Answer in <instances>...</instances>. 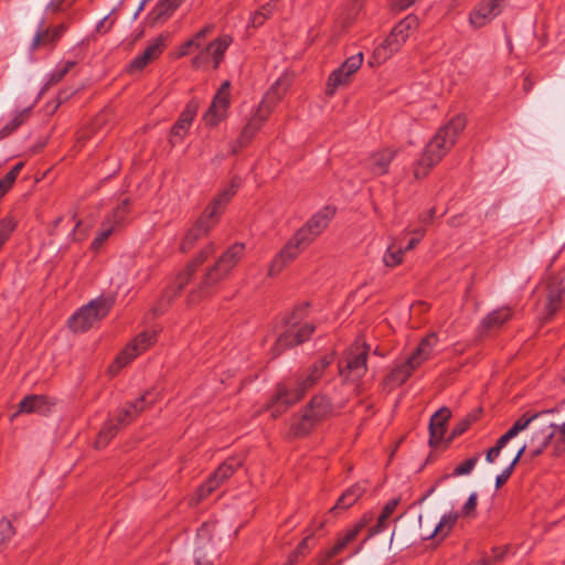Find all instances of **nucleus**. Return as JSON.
<instances>
[{
  "instance_id": "nucleus-1",
  "label": "nucleus",
  "mask_w": 565,
  "mask_h": 565,
  "mask_svg": "<svg viewBox=\"0 0 565 565\" xmlns=\"http://www.w3.org/2000/svg\"><path fill=\"white\" fill-rule=\"evenodd\" d=\"M557 412V408L544 409L533 414L524 413L512 427L503 434L491 447L486 455L488 462H494L508 443L516 437L521 431L530 428V437L526 443L518 449H513L514 454L521 459L526 452L531 458H535L544 452L556 434V425L545 419L550 414Z\"/></svg>"
},
{
  "instance_id": "nucleus-2",
  "label": "nucleus",
  "mask_w": 565,
  "mask_h": 565,
  "mask_svg": "<svg viewBox=\"0 0 565 565\" xmlns=\"http://www.w3.org/2000/svg\"><path fill=\"white\" fill-rule=\"evenodd\" d=\"M465 127V117L456 116L438 129L436 135L426 146L422 157L415 163L414 177L416 179L425 178L429 173L430 169L449 152Z\"/></svg>"
},
{
  "instance_id": "nucleus-3",
  "label": "nucleus",
  "mask_w": 565,
  "mask_h": 565,
  "mask_svg": "<svg viewBox=\"0 0 565 565\" xmlns=\"http://www.w3.org/2000/svg\"><path fill=\"white\" fill-rule=\"evenodd\" d=\"M244 254L245 244L243 243H234L227 247L216 262L206 268L199 287L190 292L189 302L193 305L210 296L214 287L230 276Z\"/></svg>"
},
{
  "instance_id": "nucleus-4",
  "label": "nucleus",
  "mask_w": 565,
  "mask_h": 565,
  "mask_svg": "<svg viewBox=\"0 0 565 565\" xmlns=\"http://www.w3.org/2000/svg\"><path fill=\"white\" fill-rule=\"evenodd\" d=\"M290 86L287 78H279L267 92L254 115L243 127L239 137L232 146V153H237L242 148L246 147L267 120L274 107L280 102Z\"/></svg>"
},
{
  "instance_id": "nucleus-5",
  "label": "nucleus",
  "mask_w": 565,
  "mask_h": 565,
  "mask_svg": "<svg viewBox=\"0 0 565 565\" xmlns=\"http://www.w3.org/2000/svg\"><path fill=\"white\" fill-rule=\"evenodd\" d=\"M332 412L333 405L327 396H313L303 408L302 414L294 418L290 425V434L296 438L307 436L316 425L327 419Z\"/></svg>"
},
{
  "instance_id": "nucleus-6",
  "label": "nucleus",
  "mask_w": 565,
  "mask_h": 565,
  "mask_svg": "<svg viewBox=\"0 0 565 565\" xmlns=\"http://www.w3.org/2000/svg\"><path fill=\"white\" fill-rule=\"evenodd\" d=\"M417 24L415 15H407L401 20L386 39L374 50L370 65H380L397 53Z\"/></svg>"
},
{
  "instance_id": "nucleus-7",
  "label": "nucleus",
  "mask_w": 565,
  "mask_h": 565,
  "mask_svg": "<svg viewBox=\"0 0 565 565\" xmlns=\"http://www.w3.org/2000/svg\"><path fill=\"white\" fill-rule=\"evenodd\" d=\"M370 347L356 340L338 363L339 375L343 382L358 385L367 372V355Z\"/></svg>"
},
{
  "instance_id": "nucleus-8",
  "label": "nucleus",
  "mask_w": 565,
  "mask_h": 565,
  "mask_svg": "<svg viewBox=\"0 0 565 565\" xmlns=\"http://www.w3.org/2000/svg\"><path fill=\"white\" fill-rule=\"evenodd\" d=\"M438 338L436 333L426 335L416 350L399 365H396L387 376V381L397 385L404 384L412 373L429 359Z\"/></svg>"
},
{
  "instance_id": "nucleus-9",
  "label": "nucleus",
  "mask_w": 565,
  "mask_h": 565,
  "mask_svg": "<svg viewBox=\"0 0 565 565\" xmlns=\"http://www.w3.org/2000/svg\"><path fill=\"white\" fill-rule=\"evenodd\" d=\"M115 303L114 297H99L82 307L68 320L74 332H84L104 319Z\"/></svg>"
},
{
  "instance_id": "nucleus-10",
  "label": "nucleus",
  "mask_w": 565,
  "mask_h": 565,
  "mask_svg": "<svg viewBox=\"0 0 565 565\" xmlns=\"http://www.w3.org/2000/svg\"><path fill=\"white\" fill-rule=\"evenodd\" d=\"M334 360V354H326L315 362L306 373L298 376L296 382V392L292 398L287 403L296 404L299 402L309 390H311L318 381L323 376L327 367H329Z\"/></svg>"
},
{
  "instance_id": "nucleus-11",
  "label": "nucleus",
  "mask_w": 565,
  "mask_h": 565,
  "mask_svg": "<svg viewBox=\"0 0 565 565\" xmlns=\"http://www.w3.org/2000/svg\"><path fill=\"white\" fill-rule=\"evenodd\" d=\"M335 214V209L326 206L315 215H312L299 230L294 234L309 246L329 225L331 218Z\"/></svg>"
},
{
  "instance_id": "nucleus-12",
  "label": "nucleus",
  "mask_w": 565,
  "mask_h": 565,
  "mask_svg": "<svg viewBox=\"0 0 565 565\" xmlns=\"http://www.w3.org/2000/svg\"><path fill=\"white\" fill-rule=\"evenodd\" d=\"M308 246L295 234L286 242L269 264L268 276L274 277L288 267Z\"/></svg>"
},
{
  "instance_id": "nucleus-13",
  "label": "nucleus",
  "mask_w": 565,
  "mask_h": 565,
  "mask_svg": "<svg viewBox=\"0 0 565 565\" xmlns=\"http://www.w3.org/2000/svg\"><path fill=\"white\" fill-rule=\"evenodd\" d=\"M362 63V53L348 57L340 67L330 74L326 94L332 96L339 87L348 85L351 76L361 67Z\"/></svg>"
},
{
  "instance_id": "nucleus-14",
  "label": "nucleus",
  "mask_w": 565,
  "mask_h": 565,
  "mask_svg": "<svg viewBox=\"0 0 565 565\" xmlns=\"http://www.w3.org/2000/svg\"><path fill=\"white\" fill-rule=\"evenodd\" d=\"M545 303L542 320L548 321L562 307L565 296L564 279L551 276L545 280Z\"/></svg>"
},
{
  "instance_id": "nucleus-15",
  "label": "nucleus",
  "mask_w": 565,
  "mask_h": 565,
  "mask_svg": "<svg viewBox=\"0 0 565 565\" xmlns=\"http://www.w3.org/2000/svg\"><path fill=\"white\" fill-rule=\"evenodd\" d=\"M230 88L231 83L225 81L213 97L209 109L203 116L207 126L214 127L226 117L227 108L230 106Z\"/></svg>"
},
{
  "instance_id": "nucleus-16",
  "label": "nucleus",
  "mask_w": 565,
  "mask_h": 565,
  "mask_svg": "<svg viewBox=\"0 0 565 565\" xmlns=\"http://www.w3.org/2000/svg\"><path fill=\"white\" fill-rule=\"evenodd\" d=\"M216 223V218H212L210 214L203 212L193 226L186 231L181 241L180 250L182 253L191 250L201 238L209 235Z\"/></svg>"
},
{
  "instance_id": "nucleus-17",
  "label": "nucleus",
  "mask_w": 565,
  "mask_h": 565,
  "mask_svg": "<svg viewBox=\"0 0 565 565\" xmlns=\"http://www.w3.org/2000/svg\"><path fill=\"white\" fill-rule=\"evenodd\" d=\"M157 333L154 331H145L139 333L117 356L116 363L118 367L125 366L136 356L148 350L154 344Z\"/></svg>"
},
{
  "instance_id": "nucleus-18",
  "label": "nucleus",
  "mask_w": 565,
  "mask_h": 565,
  "mask_svg": "<svg viewBox=\"0 0 565 565\" xmlns=\"http://www.w3.org/2000/svg\"><path fill=\"white\" fill-rule=\"evenodd\" d=\"M503 0H482L469 14V22L475 29L490 23L502 11Z\"/></svg>"
},
{
  "instance_id": "nucleus-19",
  "label": "nucleus",
  "mask_w": 565,
  "mask_h": 565,
  "mask_svg": "<svg viewBox=\"0 0 565 565\" xmlns=\"http://www.w3.org/2000/svg\"><path fill=\"white\" fill-rule=\"evenodd\" d=\"M166 47V38L160 35L146 50L137 55L127 66L126 71L129 74L141 72L147 65L157 60Z\"/></svg>"
},
{
  "instance_id": "nucleus-20",
  "label": "nucleus",
  "mask_w": 565,
  "mask_h": 565,
  "mask_svg": "<svg viewBox=\"0 0 565 565\" xmlns=\"http://www.w3.org/2000/svg\"><path fill=\"white\" fill-rule=\"evenodd\" d=\"M315 329L316 327L312 323H306L296 333L286 331L277 339L273 348V355L277 358L285 350L309 340L311 334L315 332Z\"/></svg>"
},
{
  "instance_id": "nucleus-21",
  "label": "nucleus",
  "mask_w": 565,
  "mask_h": 565,
  "mask_svg": "<svg viewBox=\"0 0 565 565\" xmlns=\"http://www.w3.org/2000/svg\"><path fill=\"white\" fill-rule=\"evenodd\" d=\"M241 183L242 181L238 177L232 178L231 182L222 191H220V193L203 212L210 214L212 218H216L217 222L221 214L224 212L225 206L241 186Z\"/></svg>"
},
{
  "instance_id": "nucleus-22",
  "label": "nucleus",
  "mask_w": 565,
  "mask_h": 565,
  "mask_svg": "<svg viewBox=\"0 0 565 565\" xmlns=\"http://www.w3.org/2000/svg\"><path fill=\"white\" fill-rule=\"evenodd\" d=\"M451 412L448 407L439 408L429 420V445L437 447L444 439Z\"/></svg>"
},
{
  "instance_id": "nucleus-23",
  "label": "nucleus",
  "mask_w": 565,
  "mask_h": 565,
  "mask_svg": "<svg viewBox=\"0 0 565 565\" xmlns=\"http://www.w3.org/2000/svg\"><path fill=\"white\" fill-rule=\"evenodd\" d=\"M296 386L288 387L285 383H279L271 401L267 404V408L271 409V417L278 418L294 404L287 403L289 398L295 396Z\"/></svg>"
},
{
  "instance_id": "nucleus-24",
  "label": "nucleus",
  "mask_w": 565,
  "mask_h": 565,
  "mask_svg": "<svg viewBox=\"0 0 565 565\" xmlns=\"http://www.w3.org/2000/svg\"><path fill=\"white\" fill-rule=\"evenodd\" d=\"M199 109V102L196 99H191L183 111L180 114L178 120L171 128V136L173 138L179 137L183 139L185 134L188 132L196 113Z\"/></svg>"
},
{
  "instance_id": "nucleus-25",
  "label": "nucleus",
  "mask_w": 565,
  "mask_h": 565,
  "mask_svg": "<svg viewBox=\"0 0 565 565\" xmlns=\"http://www.w3.org/2000/svg\"><path fill=\"white\" fill-rule=\"evenodd\" d=\"M458 518L459 514L457 512L444 514L435 526H431L430 524L425 532L420 533V539L430 540L435 536H439L441 540H444L451 532Z\"/></svg>"
},
{
  "instance_id": "nucleus-26",
  "label": "nucleus",
  "mask_w": 565,
  "mask_h": 565,
  "mask_svg": "<svg viewBox=\"0 0 565 565\" xmlns=\"http://www.w3.org/2000/svg\"><path fill=\"white\" fill-rule=\"evenodd\" d=\"M365 487L360 482L354 483L340 495L337 503L329 510V513L338 514L348 510L365 493Z\"/></svg>"
},
{
  "instance_id": "nucleus-27",
  "label": "nucleus",
  "mask_w": 565,
  "mask_h": 565,
  "mask_svg": "<svg viewBox=\"0 0 565 565\" xmlns=\"http://www.w3.org/2000/svg\"><path fill=\"white\" fill-rule=\"evenodd\" d=\"M396 156V151L392 149H383L374 152L367 161L369 169L375 175L387 173L388 167Z\"/></svg>"
},
{
  "instance_id": "nucleus-28",
  "label": "nucleus",
  "mask_w": 565,
  "mask_h": 565,
  "mask_svg": "<svg viewBox=\"0 0 565 565\" xmlns=\"http://www.w3.org/2000/svg\"><path fill=\"white\" fill-rule=\"evenodd\" d=\"M53 403L45 395H28L19 403L18 413H40L45 414L50 411Z\"/></svg>"
},
{
  "instance_id": "nucleus-29",
  "label": "nucleus",
  "mask_w": 565,
  "mask_h": 565,
  "mask_svg": "<svg viewBox=\"0 0 565 565\" xmlns=\"http://www.w3.org/2000/svg\"><path fill=\"white\" fill-rule=\"evenodd\" d=\"M244 458L242 456H234L227 458L218 468L210 476L211 479L217 482L220 487L226 481L233 473L242 467Z\"/></svg>"
},
{
  "instance_id": "nucleus-30",
  "label": "nucleus",
  "mask_w": 565,
  "mask_h": 565,
  "mask_svg": "<svg viewBox=\"0 0 565 565\" xmlns=\"http://www.w3.org/2000/svg\"><path fill=\"white\" fill-rule=\"evenodd\" d=\"M195 271L196 270L194 268H191V266L186 265L183 271H181L175 277L173 284L166 289L163 298L167 299L168 302H170L175 297H178L179 294L183 290V288L191 281Z\"/></svg>"
},
{
  "instance_id": "nucleus-31",
  "label": "nucleus",
  "mask_w": 565,
  "mask_h": 565,
  "mask_svg": "<svg viewBox=\"0 0 565 565\" xmlns=\"http://www.w3.org/2000/svg\"><path fill=\"white\" fill-rule=\"evenodd\" d=\"M512 317V309L510 307H501L499 309L493 310L481 321L482 331H489L492 329H498L507 321H509Z\"/></svg>"
},
{
  "instance_id": "nucleus-32",
  "label": "nucleus",
  "mask_w": 565,
  "mask_h": 565,
  "mask_svg": "<svg viewBox=\"0 0 565 565\" xmlns=\"http://www.w3.org/2000/svg\"><path fill=\"white\" fill-rule=\"evenodd\" d=\"M398 503V499H392L384 505L381 514L377 518V522L369 529L367 536L365 537L364 542L377 535L379 533L383 532L386 529L387 521L395 511Z\"/></svg>"
},
{
  "instance_id": "nucleus-33",
  "label": "nucleus",
  "mask_w": 565,
  "mask_h": 565,
  "mask_svg": "<svg viewBox=\"0 0 565 565\" xmlns=\"http://www.w3.org/2000/svg\"><path fill=\"white\" fill-rule=\"evenodd\" d=\"M232 43V38L230 35H222L217 38L215 41L210 43L206 47V52H211L214 60V68H217L220 63L223 60L224 53L227 47Z\"/></svg>"
},
{
  "instance_id": "nucleus-34",
  "label": "nucleus",
  "mask_w": 565,
  "mask_h": 565,
  "mask_svg": "<svg viewBox=\"0 0 565 565\" xmlns=\"http://www.w3.org/2000/svg\"><path fill=\"white\" fill-rule=\"evenodd\" d=\"M130 200L124 199L104 221V225L110 224L114 227L121 226L125 223L126 216L129 213Z\"/></svg>"
},
{
  "instance_id": "nucleus-35",
  "label": "nucleus",
  "mask_w": 565,
  "mask_h": 565,
  "mask_svg": "<svg viewBox=\"0 0 565 565\" xmlns=\"http://www.w3.org/2000/svg\"><path fill=\"white\" fill-rule=\"evenodd\" d=\"M122 427L119 426V424L115 419L108 420L102 430L99 431L95 447L96 448H103L105 447L121 429Z\"/></svg>"
},
{
  "instance_id": "nucleus-36",
  "label": "nucleus",
  "mask_w": 565,
  "mask_h": 565,
  "mask_svg": "<svg viewBox=\"0 0 565 565\" xmlns=\"http://www.w3.org/2000/svg\"><path fill=\"white\" fill-rule=\"evenodd\" d=\"M503 458L510 460L508 467L497 477L495 479V488H501L511 477L514 467L520 461V458L514 454V450L510 448L503 451Z\"/></svg>"
},
{
  "instance_id": "nucleus-37",
  "label": "nucleus",
  "mask_w": 565,
  "mask_h": 565,
  "mask_svg": "<svg viewBox=\"0 0 565 565\" xmlns=\"http://www.w3.org/2000/svg\"><path fill=\"white\" fill-rule=\"evenodd\" d=\"M183 0H160L152 14L154 21H163L170 17Z\"/></svg>"
},
{
  "instance_id": "nucleus-38",
  "label": "nucleus",
  "mask_w": 565,
  "mask_h": 565,
  "mask_svg": "<svg viewBox=\"0 0 565 565\" xmlns=\"http://www.w3.org/2000/svg\"><path fill=\"white\" fill-rule=\"evenodd\" d=\"M356 536L358 535L351 529L348 530L344 533V535L339 537L337 540L335 544L330 550H328L326 552L323 561L328 562L331 558H333L335 555L341 553L347 547L348 544H350L351 542H353L356 539Z\"/></svg>"
},
{
  "instance_id": "nucleus-39",
  "label": "nucleus",
  "mask_w": 565,
  "mask_h": 565,
  "mask_svg": "<svg viewBox=\"0 0 565 565\" xmlns=\"http://www.w3.org/2000/svg\"><path fill=\"white\" fill-rule=\"evenodd\" d=\"M23 168V162H18L11 170L0 180V198H2L15 182L20 171Z\"/></svg>"
},
{
  "instance_id": "nucleus-40",
  "label": "nucleus",
  "mask_w": 565,
  "mask_h": 565,
  "mask_svg": "<svg viewBox=\"0 0 565 565\" xmlns=\"http://www.w3.org/2000/svg\"><path fill=\"white\" fill-rule=\"evenodd\" d=\"M218 488L217 482L213 479L209 478L196 491L195 495L191 499V502L194 504L200 503L202 500L206 499L211 493H213Z\"/></svg>"
},
{
  "instance_id": "nucleus-41",
  "label": "nucleus",
  "mask_w": 565,
  "mask_h": 565,
  "mask_svg": "<svg viewBox=\"0 0 565 565\" xmlns=\"http://www.w3.org/2000/svg\"><path fill=\"white\" fill-rule=\"evenodd\" d=\"M215 250L216 246L214 243L211 242L206 244L188 265L196 270L199 266L205 263L209 257L215 253Z\"/></svg>"
},
{
  "instance_id": "nucleus-42",
  "label": "nucleus",
  "mask_w": 565,
  "mask_h": 565,
  "mask_svg": "<svg viewBox=\"0 0 565 565\" xmlns=\"http://www.w3.org/2000/svg\"><path fill=\"white\" fill-rule=\"evenodd\" d=\"M312 534L306 536L295 548L292 553L288 556L287 561L282 565H295L298 562L299 557H302L307 554L309 550L308 542L311 539Z\"/></svg>"
},
{
  "instance_id": "nucleus-43",
  "label": "nucleus",
  "mask_w": 565,
  "mask_h": 565,
  "mask_svg": "<svg viewBox=\"0 0 565 565\" xmlns=\"http://www.w3.org/2000/svg\"><path fill=\"white\" fill-rule=\"evenodd\" d=\"M274 11V4L268 2L264 4L260 10L256 11L250 21V25L253 28H258L264 24V22L271 15Z\"/></svg>"
},
{
  "instance_id": "nucleus-44",
  "label": "nucleus",
  "mask_w": 565,
  "mask_h": 565,
  "mask_svg": "<svg viewBox=\"0 0 565 565\" xmlns=\"http://www.w3.org/2000/svg\"><path fill=\"white\" fill-rule=\"evenodd\" d=\"M405 252H406L405 248L404 249H402V248L393 249V247L390 246L387 252L384 255V258H383L385 265L388 267H395V266L399 265L403 260V256H404Z\"/></svg>"
},
{
  "instance_id": "nucleus-45",
  "label": "nucleus",
  "mask_w": 565,
  "mask_h": 565,
  "mask_svg": "<svg viewBox=\"0 0 565 565\" xmlns=\"http://www.w3.org/2000/svg\"><path fill=\"white\" fill-rule=\"evenodd\" d=\"M479 460V455H475L463 462L459 463L452 471L454 477L465 476L469 475L473 468L476 467L477 462Z\"/></svg>"
},
{
  "instance_id": "nucleus-46",
  "label": "nucleus",
  "mask_w": 565,
  "mask_h": 565,
  "mask_svg": "<svg viewBox=\"0 0 565 565\" xmlns=\"http://www.w3.org/2000/svg\"><path fill=\"white\" fill-rule=\"evenodd\" d=\"M102 226H103V228L98 232V234L92 242L90 247L94 250H97L98 248H100L103 246V244L109 238V236L111 235V233L115 230L114 225H110V224L104 225V223H103Z\"/></svg>"
},
{
  "instance_id": "nucleus-47",
  "label": "nucleus",
  "mask_w": 565,
  "mask_h": 565,
  "mask_svg": "<svg viewBox=\"0 0 565 565\" xmlns=\"http://www.w3.org/2000/svg\"><path fill=\"white\" fill-rule=\"evenodd\" d=\"M66 31L65 24H58L52 29H46L45 31H42L44 35V42H47V44H53L62 38L63 33Z\"/></svg>"
},
{
  "instance_id": "nucleus-48",
  "label": "nucleus",
  "mask_w": 565,
  "mask_h": 565,
  "mask_svg": "<svg viewBox=\"0 0 565 565\" xmlns=\"http://www.w3.org/2000/svg\"><path fill=\"white\" fill-rule=\"evenodd\" d=\"M553 438H555L553 443L554 454L559 456L565 452V424L556 425V434Z\"/></svg>"
},
{
  "instance_id": "nucleus-49",
  "label": "nucleus",
  "mask_w": 565,
  "mask_h": 565,
  "mask_svg": "<svg viewBox=\"0 0 565 565\" xmlns=\"http://www.w3.org/2000/svg\"><path fill=\"white\" fill-rule=\"evenodd\" d=\"M15 534V530L8 519H2L0 521V546L6 545L11 537Z\"/></svg>"
},
{
  "instance_id": "nucleus-50",
  "label": "nucleus",
  "mask_w": 565,
  "mask_h": 565,
  "mask_svg": "<svg viewBox=\"0 0 565 565\" xmlns=\"http://www.w3.org/2000/svg\"><path fill=\"white\" fill-rule=\"evenodd\" d=\"M472 420L473 419L471 417H466V418L461 419L460 422H458L454 426L448 438L446 439L447 444H450L456 437L462 435L470 427Z\"/></svg>"
},
{
  "instance_id": "nucleus-51",
  "label": "nucleus",
  "mask_w": 565,
  "mask_h": 565,
  "mask_svg": "<svg viewBox=\"0 0 565 565\" xmlns=\"http://www.w3.org/2000/svg\"><path fill=\"white\" fill-rule=\"evenodd\" d=\"M149 396L150 393L147 392L143 395H141L136 402L128 404V406L134 412L136 417L146 409L147 405L153 403V399H149Z\"/></svg>"
},
{
  "instance_id": "nucleus-52",
  "label": "nucleus",
  "mask_w": 565,
  "mask_h": 565,
  "mask_svg": "<svg viewBox=\"0 0 565 565\" xmlns=\"http://www.w3.org/2000/svg\"><path fill=\"white\" fill-rule=\"evenodd\" d=\"M76 62L68 61L65 65L54 73L51 74V77L47 82V85H55L63 79V77L75 66Z\"/></svg>"
},
{
  "instance_id": "nucleus-53",
  "label": "nucleus",
  "mask_w": 565,
  "mask_h": 565,
  "mask_svg": "<svg viewBox=\"0 0 565 565\" xmlns=\"http://www.w3.org/2000/svg\"><path fill=\"white\" fill-rule=\"evenodd\" d=\"M136 418H137L136 415L130 409V407L127 405L126 407H124L122 409L119 411L118 415L114 419L119 424V426H121L124 428L127 425H129L132 420H135Z\"/></svg>"
},
{
  "instance_id": "nucleus-54",
  "label": "nucleus",
  "mask_w": 565,
  "mask_h": 565,
  "mask_svg": "<svg viewBox=\"0 0 565 565\" xmlns=\"http://www.w3.org/2000/svg\"><path fill=\"white\" fill-rule=\"evenodd\" d=\"M308 303H301L295 308V310L286 318V324L294 326L297 324L299 320L303 318V313L308 308Z\"/></svg>"
},
{
  "instance_id": "nucleus-55",
  "label": "nucleus",
  "mask_w": 565,
  "mask_h": 565,
  "mask_svg": "<svg viewBox=\"0 0 565 565\" xmlns=\"http://www.w3.org/2000/svg\"><path fill=\"white\" fill-rule=\"evenodd\" d=\"M477 501H478L477 493H471L470 497L468 498L467 502L463 504V507L461 509V514L463 516H470L477 508Z\"/></svg>"
},
{
  "instance_id": "nucleus-56",
  "label": "nucleus",
  "mask_w": 565,
  "mask_h": 565,
  "mask_svg": "<svg viewBox=\"0 0 565 565\" xmlns=\"http://www.w3.org/2000/svg\"><path fill=\"white\" fill-rule=\"evenodd\" d=\"M373 520V514L372 513H365L362 515V518L354 524V526L351 529L356 535H359V533L365 529L370 523L371 521Z\"/></svg>"
},
{
  "instance_id": "nucleus-57",
  "label": "nucleus",
  "mask_w": 565,
  "mask_h": 565,
  "mask_svg": "<svg viewBox=\"0 0 565 565\" xmlns=\"http://www.w3.org/2000/svg\"><path fill=\"white\" fill-rule=\"evenodd\" d=\"M71 4L72 2L70 0H52L47 6V10L60 12L65 10V8L70 7Z\"/></svg>"
},
{
  "instance_id": "nucleus-58",
  "label": "nucleus",
  "mask_w": 565,
  "mask_h": 565,
  "mask_svg": "<svg viewBox=\"0 0 565 565\" xmlns=\"http://www.w3.org/2000/svg\"><path fill=\"white\" fill-rule=\"evenodd\" d=\"M30 110L31 108L29 107L18 113L11 121L12 127L18 129L28 119Z\"/></svg>"
},
{
  "instance_id": "nucleus-59",
  "label": "nucleus",
  "mask_w": 565,
  "mask_h": 565,
  "mask_svg": "<svg viewBox=\"0 0 565 565\" xmlns=\"http://www.w3.org/2000/svg\"><path fill=\"white\" fill-rule=\"evenodd\" d=\"M30 110L31 108L29 107L18 113L11 121L12 127L18 129L28 119Z\"/></svg>"
},
{
  "instance_id": "nucleus-60",
  "label": "nucleus",
  "mask_w": 565,
  "mask_h": 565,
  "mask_svg": "<svg viewBox=\"0 0 565 565\" xmlns=\"http://www.w3.org/2000/svg\"><path fill=\"white\" fill-rule=\"evenodd\" d=\"M414 237H412L409 239V242L407 243V245L405 246V250H411L413 249L418 243L419 241L424 237L425 235V230L423 228H418V230H415L414 232Z\"/></svg>"
},
{
  "instance_id": "nucleus-61",
  "label": "nucleus",
  "mask_w": 565,
  "mask_h": 565,
  "mask_svg": "<svg viewBox=\"0 0 565 565\" xmlns=\"http://www.w3.org/2000/svg\"><path fill=\"white\" fill-rule=\"evenodd\" d=\"M418 522H419V534L422 532H425L430 524H431V526H435L434 525V518L430 516V515H426L425 521L423 519V515H419Z\"/></svg>"
},
{
  "instance_id": "nucleus-62",
  "label": "nucleus",
  "mask_w": 565,
  "mask_h": 565,
  "mask_svg": "<svg viewBox=\"0 0 565 565\" xmlns=\"http://www.w3.org/2000/svg\"><path fill=\"white\" fill-rule=\"evenodd\" d=\"M44 44H47V42H44V35L42 33V31H39L34 38H33V41L31 43V50L34 51L36 50L40 45H44Z\"/></svg>"
},
{
  "instance_id": "nucleus-63",
  "label": "nucleus",
  "mask_w": 565,
  "mask_h": 565,
  "mask_svg": "<svg viewBox=\"0 0 565 565\" xmlns=\"http://www.w3.org/2000/svg\"><path fill=\"white\" fill-rule=\"evenodd\" d=\"M416 0H395L394 8L397 10H405L411 7Z\"/></svg>"
},
{
  "instance_id": "nucleus-64",
  "label": "nucleus",
  "mask_w": 565,
  "mask_h": 565,
  "mask_svg": "<svg viewBox=\"0 0 565 565\" xmlns=\"http://www.w3.org/2000/svg\"><path fill=\"white\" fill-rule=\"evenodd\" d=\"M492 553H493V556L491 557V559L494 564L495 562H500L503 558V556L505 554V550H502L500 547H493Z\"/></svg>"
}]
</instances>
